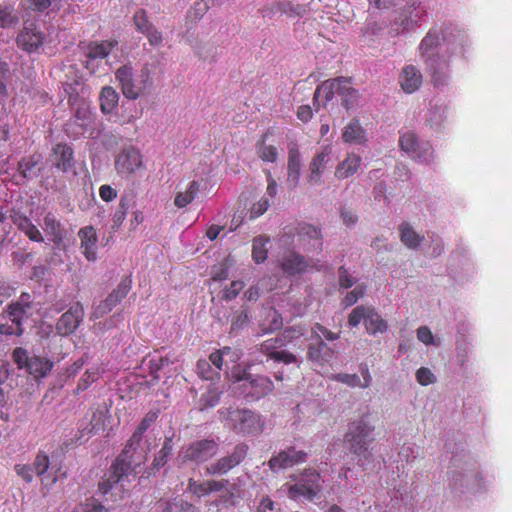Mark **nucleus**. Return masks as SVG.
Wrapping results in <instances>:
<instances>
[{"instance_id": "37998d69", "label": "nucleus", "mask_w": 512, "mask_h": 512, "mask_svg": "<svg viewBox=\"0 0 512 512\" xmlns=\"http://www.w3.org/2000/svg\"><path fill=\"white\" fill-rule=\"evenodd\" d=\"M134 25L140 33H144L153 24L149 21L147 13L144 9H139L133 16Z\"/></svg>"}, {"instance_id": "cd10ccee", "label": "nucleus", "mask_w": 512, "mask_h": 512, "mask_svg": "<svg viewBox=\"0 0 512 512\" xmlns=\"http://www.w3.org/2000/svg\"><path fill=\"white\" fill-rule=\"evenodd\" d=\"M116 45L117 41L92 42L86 47V57L89 60L103 59L111 53Z\"/></svg>"}, {"instance_id": "9d476101", "label": "nucleus", "mask_w": 512, "mask_h": 512, "mask_svg": "<svg viewBox=\"0 0 512 512\" xmlns=\"http://www.w3.org/2000/svg\"><path fill=\"white\" fill-rule=\"evenodd\" d=\"M399 146L411 158L420 159L426 163H430L434 158V149L430 142H419L415 132H403L399 138Z\"/></svg>"}, {"instance_id": "2f4dec72", "label": "nucleus", "mask_w": 512, "mask_h": 512, "mask_svg": "<svg viewBox=\"0 0 512 512\" xmlns=\"http://www.w3.org/2000/svg\"><path fill=\"white\" fill-rule=\"evenodd\" d=\"M269 240V237L265 235H260L253 239L252 257L256 263H263L267 259L268 249L266 245Z\"/></svg>"}, {"instance_id": "9b49d317", "label": "nucleus", "mask_w": 512, "mask_h": 512, "mask_svg": "<svg viewBox=\"0 0 512 512\" xmlns=\"http://www.w3.org/2000/svg\"><path fill=\"white\" fill-rule=\"evenodd\" d=\"M232 428L237 434L251 435L261 432L262 425L259 416L248 409H236L228 413Z\"/></svg>"}, {"instance_id": "6e6d98bb", "label": "nucleus", "mask_w": 512, "mask_h": 512, "mask_svg": "<svg viewBox=\"0 0 512 512\" xmlns=\"http://www.w3.org/2000/svg\"><path fill=\"white\" fill-rule=\"evenodd\" d=\"M83 512H109V508L105 507L97 499L90 498L83 504Z\"/></svg>"}, {"instance_id": "ea45409f", "label": "nucleus", "mask_w": 512, "mask_h": 512, "mask_svg": "<svg viewBox=\"0 0 512 512\" xmlns=\"http://www.w3.org/2000/svg\"><path fill=\"white\" fill-rule=\"evenodd\" d=\"M406 508V512H412L414 509V504L412 502V497H409L407 492H403L402 489L394 490V496L391 498L390 507L400 506V504Z\"/></svg>"}, {"instance_id": "20e7f679", "label": "nucleus", "mask_w": 512, "mask_h": 512, "mask_svg": "<svg viewBox=\"0 0 512 512\" xmlns=\"http://www.w3.org/2000/svg\"><path fill=\"white\" fill-rule=\"evenodd\" d=\"M440 42L441 38L438 31L429 30L419 45V54L430 69L432 83L436 88L446 84L447 70L449 68L448 62L441 61V57L436 53Z\"/></svg>"}, {"instance_id": "680f3d73", "label": "nucleus", "mask_w": 512, "mask_h": 512, "mask_svg": "<svg viewBox=\"0 0 512 512\" xmlns=\"http://www.w3.org/2000/svg\"><path fill=\"white\" fill-rule=\"evenodd\" d=\"M417 336L419 340H421L426 345H431V343H434L435 336L430 328H427V326H421L418 328Z\"/></svg>"}, {"instance_id": "7c9ffc66", "label": "nucleus", "mask_w": 512, "mask_h": 512, "mask_svg": "<svg viewBox=\"0 0 512 512\" xmlns=\"http://www.w3.org/2000/svg\"><path fill=\"white\" fill-rule=\"evenodd\" d=\"M30 298L28 293H22L19 301L9 305L8 314L13 318L12 320H21L29 316L27 312L30 309Z\"/></svg>"}, {"instance_id": "dca6fc26", "label": "nucleus", "mask_w": 512, "mask_h": 512, "mask_svg": "<svg viewBox=\"0 0 512 512\" xmlns=\"http://www.w3.org/2000/svg\"><path fill=\"white\" fill-rule=\"evenodd\" d=\"M131 279L125 277L121 280V282L117 285V287L107 296V298L100 302V304L95 308V317L102 318L108 312L112 310L122 299H124L131 289Z\"/></svg>"}, {"instance_id": "393cba45", "label": "nucleus", "mask_w": 512, "mask_h": 512, "mask_svg": "<svg viewBox=\"0 0 512 512\" xmlns=\"http://www.w3.org/2000/svg\"><path fill=\"white\" fill-rule=\"evenodd\" d=\"M400 84L406 93H414L420 88L423 82V75L417 67L405 66L400 74Z\"/></svg>"}, {"instance_id": "6e6552de", "label": "nucleus", "mask_w": 512, "mask_h": 512, "mask_svg": "<svg viewBox=\"0 0 512 512\" xmlns=\"http://www.w3.org/2000/svg\"><path fill=\"white\" fill-rule=\"evenodd\" d=\"M237 381L240 382L239 389H241L245 397L252 400H258L271 393L274 389V384L270 378L262 375L244 372L237 377Z\"/></svg>"}, {"instance_id": "603ef678", "label": "nucleus", "mask_w": 512, "mask_h": 512, "mask_svg": "<svg viewBox=\"0 0 512 512\" xmlns=\"http://www.w3.org/2000/svg\"><path fill=\"white\" fill-rule=\"evenodd\" d=\"M79 322H56L55 335L67 336L74 332Z\"/></svg>"}, {"instance_id": "a878e982", "label": "nucleus", "mask_w": 512, "mask_h": 512, "mask_svg": "<svg viewBox=\"0 0 512 512\" xmlns=\"http://www.w3.org/2000/svg\"><path fill=\"white\" fill-rule=\"evenodd\" d=\"M12 222L23 231L30 240L35 242H43L44 238L38 228L30 221L28 217L20 212H13L10 215Z\"/></svg>"}, {"instance_id": "7ed1b4c3", "label": "nucleus", "mask_w": 512, "mask_h": 512, "mask_svg": "<svg viewBox=\"0 0 512 512\" xmlns=\"http://www.w3.org/2000/svg\"><path fill=\"white\" fill-rule=\"evenodd\" d=\"M377 422V415L371 412H366L357 421L354 420V462L357 458V464L364 470L376 469V466L380 469V463L376 465L371 449L376 438Z\"/></svg>"}, {"instance_id": "c9c22d12", "label": "nucleus", "mask_w": 512, "mask_h": 512, "mask_svg": "<svg viewBox=\"0 0 512 512\" xmlns=\"http://www.w3.org/2000/svg\"><path fill=\"white\" fill-rule=\"evenodd\" d=\"M270 13H282L290 17L300 15V6H293L288 1H280L272 3L268 8Z\"/></svg>"}, {"instance_id": "c03bdc74", "label": "nucleus", "mask_w": 512, "mask_h": 512, "mask_svg": "<svg viewBox=\"0 0 512 512\" xmlns=\"http://www.w3.org/2000/svg\"><path fill=\"white\" fill-rule=\"evenodd\" d=\"M416 378L418 383L421 385L434 384L437 381V376L428 367L418 368L416 372Z\"/></svg>"}, {"instance_id": "b1692460", "label": "nucleus", "mask_w": 512, "mask_h": 512, "mask_svg": "<svg viewBox=\"0 0 512 512\" xmlns=\"http://www.w3.org/2000/svg\"><path fill=\"white\" fill-rule=\"evenodd\" d=\"M43 229L49 236V240L56 246L63 244L67 231L62 226L61 222L52 214L47 213L43 219Z\"/></svg>"}, {"instance_id": "774afa93", "label": "nucleus", "mask_w": 512, "mask_h": 512, "mask_svg": "<svg viewBox=\"0 0 512 512\" xmlns=\"http://www.w3.org/2000/svg\"><path fill=\"white\" fill-rule=\"evenodd\" d=\"M365 328L368 330V332H384V330H387L388 326L385 321H370L369 323H365Z\"/></svg>"}, {"instance_id": "338daca9", "label": "nucleus", "mask_w": 512, "mask_h": 512, "mask_svg": "<svg viewBox=\"0 0 512 512\" xmlns=\"http://www.w3.org/2000/svg\"><path fill=\"white\" fill-rule=\"evenodd\" d=\"M456 360L462 368L466 366L468 360L467 344L457 346Z\"/></svg>"}, {"instance_id": "f257e3e1", "label": "nucleus", "mask_w": 512, "mask_h": 512, "mask_svg": "<svg viewBox=\"0 0 512 512\" xmlns=\"http://www.w3.org/2000/svg\"><path fill=\"white\" fill-rule=\"evenodd\" d=\"M446 447L451 453L448 470V487L456 498L469 493H481L486 490L489 480H485L476 459L466 450L463 441L452 445L447 441Z\"/></svg>"}, {"instance_id": "4468645a", "label": "nucleus", "mask_w": 512, "mask_h": 512, "mask_svg": "<svg viewBox=\"0 0 512 512\" xmlns=\"http://www.w3.org/2000/svg\"><path fill=\"white\" fill-rule=\"evenodd\" d=\"M142 167V156L140 151L129 146L123 148L115 160V168L121 175H131Z\"/></svg>"}, {"instance_id": "4d7b16f0", "label": "nucleus", "mask_w": 512, "mask_h": 512, "mask_svg": "<svg viewBox=\"0 0 512 512\" xmlns=\"http://www.w3.org/2000/svg\"><path fill=\"white\" fill-rule=\"evenodd\" d=\"M98 374L99 373L97 370H87L84 376L81 378L77 390H86L89 385L98 378Z\"/></svg>"}, {"instance_id": "4c0bfd02", "label": "nucleus", "mask_w": 512, "mask_h": 512, "mask_svg": "<svg viewBox=\"0 0 512 512\" xmlns=\"http://www.w3.org/2000/svg\"><path fill=\"white\" fill-rule=\"evenodd\" d=\"M132 202H133L132 195H123L121 197L120 202H119V207L116 210L114 217H113V221H114L115 225L120 226L124 222V220L126 218L127 211Z\"/></svg>"}, {"instance_id": "2eb2a0df", "label": "nucleus", "mask_w": 512, "mask_h": 512, "mask_svg": "<svg viewBox=\"0 0 512 512\" xmlns=\"http://www.w3.org/2000/svg\"><path fill=\"white\" fill-rule=\"evenodd\" d=\"M123 95L130 100H136L144 92V85L135 82L133 68L130 65L119 67L115 73Z\"/></svg>"}, {"instance_id": "423d86ee", "label": "nucleus", "mask_w": 512, "mask_h": 512, "mask_svg": "<svg viewBox=\"0 0 512 512\" xmlns=\"http://www.w3.org/2000/svg\"><path fill=\"white\" fill-rule=\"evenodd\" d=\"M403 2L405 7L395 17L389 30L390 36H398L404 31H414V29L421 26L422 20L427 14V10L423 9L419 0H400V3Z\"/></svg>"}, {"instance_id": "a19ab883", "label": "nucleus", "mask_w": 512, "mask_h": 512, "mask_svg": "<svg viewBox=\"0 0 512 512\" xmlns=\"http://www.w3.org/2000/svg\"><path fill=\"white\" fill-rule=\"evenodd\" d=\"M19 22L17 15L13 13V8L10 6H0V28H10Z\"/></svg>"}, {"instance_id": "3c124183", "label": "nucleus", "mask_w": 512, "mask_h": 512, "mask_svg": "<svg viewBox=\"0 0 512 512\" xmlns=\"http://www.w3.org/2000/svg\"><path fill=\"white\" fill-rule=\"evenodd\" d=\"M143 34L152 46H159L163 43V34L154 25L149 27Z\"/></svg>"}, {"instance_id": "ddd939ff", "label": "nucleus", "mask_w": 512, "mask_h": 512, "mask_svg": "<svg viewBox=\"0 0 512 512\" xmlns=\"http://www.w3.org/2000/svg\"><path fill=\"white\" fill-rule=\"evenodd\" d=\"M218 451L219 444L214 439L196 440L183 452V460L203 463L213 458Z\"/></svg>"}, {"instance_id": "a211bd4d", "label": "nucleus", "mask_w": 512, "mask_h": 512, "mask_svg": "<svg viewBox=\"0 0 512 512\" xmlns=\"http://www.w3.org/2000/svg\"><path fill=\"white\" fill-rule=\"evenodd\" d=\"M16 41L19 48L32 53L43 44L44 35L34 23H25Z\"/></svg>"}, {"instance_id": "49530a36", "label": "nucleus", "mask_w": 512, "mask_h": 512, "mask_svg": "<svg viewBox=\"0 0 512 512\" xmlns=\"http://www.w3.org/2000/svg\"><path fill=\"white\" fill-rule=\"evenodd\" d=\"M379 319L378 314L374 310V308H370V306H357L354 308V320H372Z\"/></svg>"}, {"instance_id": "c85d7f7f", "label": "nucleus", "mask_w": 512, "mask_h": 512, "mask_svg": "<svg viewBox=\"0 0 512 512\" xmlns=\"http://www.w3.org/2000/svg\"><path fill=\"white\" fill-rule=\"evenodd\" d=\"M99 100L101 111L104 114H109L117 107L119 94L111 86H105L102 88Z\"/></svg>"}, {"instance_id": "72a5a7b5", "label": "nucleus", "mask_w": 512, "mask_h": 512, "mask_svg": "<svg viewBox=\"0 0 512 512\" xmlns=\"http://www.w3.org/2000/svg\"><path fill=\"white\" fill-rule=\"evenodd\" d=\"M42 161L40 154H33L28 158H23L18 163V171L24 178H31L33 169Z\"/></svg>"}, {"instance_id": "864d4df0", "label": "nucleus", "mask_w": 512, "mask_h": 512, "mask_svg": "<svg viewBox=\"0 0 512 512\" xmlns=\"http://www.w3.org/2000/svg\"><path fill=\"white\" fill-rule=\"evenodd\" d=\"M197 373L201 378L211 380L213 378V370L210 362L205 359L199 360L197 362Z\"/></svg>"}, {"instance_id": "0e129e2a", "label": "nucleus", "mask_w": 512, "mask_h": 512, "mask_svg": "<svg viewBox=\"0 0 512 512\" xmlns=\"http://www.w3.org/2000/svg\"><path fill=\"white\" fill-rule=\"evenodd\" d=\"M38 334L41 338H49L51 335H55V328L50 322H39Z\"/></svg>"}, {"instance_id": "aec40b11", "label": "nucleus", "mask_w": 512, "mask_h": 512, "mask_svg": "<svg viewBox=\"0 0 512 512\" xmlns=\"http://www.w3.org/2000/svg\"><path fill=\"white\" fill-rule=\"evenodd\" d=\"M49 160L57 169L68 172L74 167L73 150L67 144L59 143L53 147Z\"/></svg>"}, {"instance_id": "bb28decb", "label": "nucleus", "mask_w": 512, "mask_h": 512, "mask_svg": "<svg viewBox=\"0 0 512 512\" xmlns=\"http://www.w3.org/2000/svg\"><path fill=\"white\" fill-rule=\"evenodd\" d=\"M228 480H208L203 483H199L194 481L193 479L189 480V490L197 495L198 497L207 495L212 492H217L223 490L228 484Z\"/></svg>"}, {"instance_id": "09e8293b", "label": "nucleus", "mask_w": 512, "mask_h": 512, "mask_svg": "<svg viewBox=\"0 0 512 512\" xmlns=\"http://www.w3.org/2000/svg\"><path fill=\"white\" fill-rule=\"evenodd\" d=\"M243 288L244 283L242 281H233L229 288H226L222 291L221 298L225 301H230L237 297Z\"/></svg>"}, {"instance_id": "e433bc0d", "label": "nucleus", "mask_w": 512, "mask_h": 512, "mask_svg": "<svg viewBox=\"0 0 512 512\" xmlns=\"http://www.w3.org/2000/svg\"><path fill=\"white\" fill-rule=\"evenodd\" d=\"M257 154L260 159L266 162H275L277 159V148L273 145L265 144V136L257 143Z\"/></svg>"}, {"instance_id": "1a4fd4ad", "label": "nucleus", "mask_w": 512, "mask_h": 512, "mask_svg": "<svg viewBox=\"0 0 512 512\" xmlns=\"http://www.w3.org/2000/svg\"><path fill=\"white\" fill-rule=\"evenodd\" d=\"M248 445L239 443L234 446L231 453L220 457L215 462L206 466L205 473L207 475L221 476L227 474L233 468L244 461L247 456Z\"/></svg>"}, {"instance_id": "a18cd8bd", "label": "nucleus", "mask_w": 512, "mask_h": 512, "mask_svg": "<svg viewBox=\"0 0 512 512\" xmlns=\"http://www.w3.org/2000/svg\"><path fill=\"white\" fill-rule=\"evenodd\" d=\"M418 449L419 448H417L415 445H412V443H404L398 451V456L401 460L412 462V460L416 459L418 455Z\"/></svg>"}, {"instance_id": "5fc2aeb1", "label": "nucleus", "mask_w": 512, "mask_h": 512, "mask_svg": "<svg viewBox=\"0 0 512 512\" xmlns=\"http://www.w3.org/2000/svg\"><path fill=\"white\" fill-rule=\"evenodd\" d=\"M0 333L6 335H21L23 333L21 322L2 323L0 325Z\"/></svg>"}, {"instance_id": "c756f323", "label": "nucleus", "mask_w": 512, "mask_h": 512, "mask_svg": "<svg viewBox=\"0 0 512 512\" xmlns=\"http://www.w3.org/2000/svg\"><path fill=\"white\" fill-rule=\"evenodd\" d=\"M399 232L402 243L412 249L419 247L423 239H425V236L419 235V233L415 232L414 228H412L410 223L407 222L400 224Z\"/></svg>"}, {"instance_id": "473e14b6", "label": "nucleus", "mask_w": 512, "mask_h": 512, "mask_svg": "<svg viewBox=\"0 0 512 512\" xmlns=\"http://www.w3.org/2000/svg\"><path fill=\"white\" fill-rule=\"evenodd\" d=\"M199 183L197 181H192L187 190L185 192L177 193L174 204L178 208H184L188 204H190L194 199L197 193L199 192Z\"/></svg>"}, {"instance_id": "6ab92c4d", "label": "nucleus", "mask_w": 512, "mask_h": 512, "mask_svg": "<svg viewBox=\"0 0 512 512\" xmlns=\"http://www.w3.org/2000/svg\"><path fill=\"white\" fill-rule=\"evenodd\" d=\"M280 267L289 276L305 273L311 268L310 261L295 250H290L280 260Z\"/></svg>"}, {"instance_id": "69168bd1", "label": "nucleus", "mask_w": 512, "mask_h": 512, "mask_svg": "<svg viewBox=\"0 0 512 512\" xmlns=\"http://www.w3.org/2000/svg\"><path fill=\"white\" fill-rule=\"evenodd\" d=\"M15 470L19 476H21L26 482H31L33 479L32 473L33 468L28 465H16Z\"/></svg>"}, {"instance_id": "8fccbe9b", "label": "nucleus", "mask_w": 512, "mask_h": 512, "mask_svg": "<svg viewBox=\"0 0 512 512\" xmlns=\"http://www.w3.org/2000/svg\"><path fill=\"white\" fill-rule=\"evenodd\" d=\"M269 357L277 362H282L284 364L296 363L297 358L294 354L286 351H274L269 354Z\"/></svg>"}, {"instance_id": "bf43d9fd", "label": "nucleus", "mask_w": 512, "mask_h": 512, "mask_svg": "<svg viewBox=\"0 0 512 512\" xmlns=\"http://www.w3.org/2000/svg\"><path fill=\"white\" fill-rule=\"evenodd\" d=\"M352 170V163L349 158L344 159L340 162L335 170V176L338 179H344L349 176V172Z\"/></svg>"}, {"instance_id": "f3484780", "label": "nucleus", "mask_w": 512, "mask_h": 512, "mask_svg": "<svg viewBox=\"0 0 512 512\" xmlns=\"http://www.w3.org/2000/svg\"><path fill=\"white\" fill-rule=\"evenodd\" d=\"M307 453L302 450H296L295 447H289L280 451L268 461L269 468L277 473L281 469H286L295 464L303 463L306 460Z\"/></svg>"}, {"instance_id": "052dcab7", "label": "nucleus", "mask_w": 512, "mask_h": 512, "mask_svg": "<svg viewBox=\"0 0 512 512\" xmlns=\"http://www.w3.org/2000/svg\"><path fill=\"white\" fill-rule=\"evenodd\" d=\"M270 203L268 199H261L255 203L250 210V218H256L267 211Z\"/></svg>"}, {"instance_id": "e2e57ef3", "label": "nucleus", "mask_w": 512, "mask_h": 512, "mask_svg": "<svg viewBox=\"0 0 512 512\" xmlns=\"http://www.w3.org/2000/svg\"><path fill=\"white\" fill-rule=\"evenodd\" d=\"M99 195L104 201L109 202L117 197V191L110 185H102L99 189Z\"/></svg>"}, {"instance_id": "58836bf2", "label": "nucleus", "mask_w": 512, "mask_h": 512, "mask_svg": "<svg viewBox=\"0 0 512 512\" xmlns=\"http://www.w3.org/2000/svg\"><path fill=\"white\" fill-rule=\"evenodd\" d=\"M172 450V439L166 438L162 449L159 452V455L156 456L153 460L152 467L156 470H159L161 467H163L167 462L168 456L172 453Z\"/></svg>"}, {"instance_id": "f8f14e48", "label": "nucleus", "mask_w": 512, "mask_h": 512, "mask_svg": "<svg viewBox=\"0 0 512 512\" xmlns=\"http://www.w3.org/2000/svg\"><path fill=\"white\" fill-rule=\"evenodd\" d=\"M293 235L296 237L295 246L303 251H318L322 249L321 231L307 223H300L294 228Z\"/></svg>"}, {"instance_id": "5701e85b", "label": "nucleus", "mask_w": 512, "mask_h": 512, "mask_svg": "<svg viewBox=\"0 0 512 512\" xmlns=\"http://www.w3.org/2000/svg\"><path fill=\"white\" fill-rule=\"evenodd\" d=\"M81 240V249L88 261L97 259V234L92 226L81 228L78 233Z\"/></svg>"}, {"instance_id": "13d9d810", "label": "nucleus", "mask_w": 512, "mask_h": 512, "mask_svg": "<svg viewBox=\"0 0 512 512\" xmlns=\"http://www.w3.org/2000/svg\"><path fill=\"white\" fill-rule=\"evenodd\" d=\"M220 400V394L218 392H208L201 397V409L215 406Z\"/></svg>"}, {"instance_id": "412c9836", "label": "nucleus", "mask_w": 512, "mask_h": 512, "mask_svg": "<svg viewBox=\"0 0 512 512\" xmlns=\"http://www.w3.org/2000/svg\"><path fill=\"white\" fill-rule=\"evenodd\" d=\"M332 154V147L326 145L322 150L314 156L310 163V174L307 180L311 184L320 182L321 174L324 171L326 164L330 161Z\"/></svg>"}, {"instance_id": "f03ea898", "label": "nucleus", "mask_w": 512, "mask_h": 512, "mask_svg": "<svg viewBox=\"0 0 512 512\" xmlns=\"http://www.w3.org/2000/svg\"><path fill=\"white\" fill-rule=\"evenodd\" d=\"M157 417V411H150L142 419L137 430L133 433L121 454L112 464L108 478L99 483V491L102 494H107L113 486L119 483L124 477L138 473L136 468L140 463H135L133 459L134 453L141 442L142 434L157 419Z\"/></svg>"}, {"instance_id": "f704fd0d", "label": "nucleus", "mask_w": 512, "mask_h": 512, "mask_svg": "<svg viewBox=\"0 0 512 512\" xmlns=\"http://www.w3.org/2000/svg\"><path fill=\"white\" fill-rule=\"evenodd\" d=\"M195 53L206 62H213L217 58V47L210 42H199L195 47Z\"/></svg>"}, {"instance_id": "39448f33", "label": "nucleus", "mask_w": 512, "mask_h": 512, "mask_svg": "<svg viewBox=\"0 0 512 512\" xmlns=\"http://www.w3.org/2000/svg\"><path fill=\"white\" fill-rule=\"evenodd\" d=\"M351 96L352 80L350 77L341 76L329 79L317 86L313 96L314 106L326 107L332 100H335L348 111Z\"/></svg>"}, {"instance_id": "4be33fe9", "label": "nucleus", "mask_w": 512, "mask_h": 512, "mask_svg": "<svg viewBox=\"0 0 512 512\" xmlns=\"http://www.w3.org/2000/svg\"><path fill=\"white\" fill-rule=\"evenodd\" d=\"M301 161L300 152L296 144L289 146L287 180L286 183L290 189H294L300 179Z\"/></svg>"}, {"instance_id": "0eeeda50", "label": "nucleus", "mask_w": 512, "mask_h": 512, "mask_svg": "<svg viewBox=\"0 0 512 512\" xmlns=\"http://www.w3.org/2000/svg\"><path fill=\"white\" fill-rule=\"evenodd\" d=\"M12 358L19 369L26 368L35 378L46 377L53 368V362L48 358L38 355L29 356L28 351L22 347L13 350Z\"/></svg>"}, {"instance_id": "de8ad7c7", "label": "nucleus", "mask_w": 512, "mask_h": 512, "mask_svg": "<svg viewBox=\"0 0 512 512\" xmlns=\"http://www.w3.org/2000/svg\"><path fill=\"white\" fill-rule=\"evenodd\" d=\"M31 467L38 476H42L49 467L48 456L44 453H38Z\"/></svg>"}, {"instance_id": "79ce46f5", "label": "nucleus", "mask_w": 512, "mask_h": 512, "mask_svg": "<svg viewBox=\"0 0 512 512\" xmlns=\"http://www.w3.org/2000/svg\"><path fill=\"white\" fill-rule=\"evenodd\" d=\"M372 377L369 372L367 363H360L358 366V375L354 373V385H360V387H368L370 385Z\"/></svg>"}]
</instances>
